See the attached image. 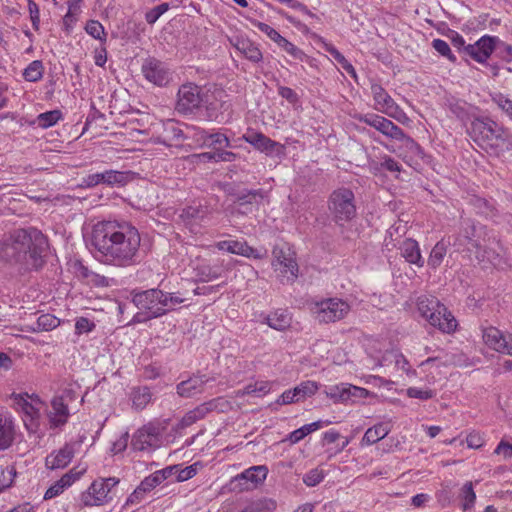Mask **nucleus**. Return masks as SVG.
Instances as JSON below:
<instances>
[{"mask_svg": "<svg viewBox=\"0 0 512 512\" xmlns=\"http://www.w3.org/2000/svg\"><path fill=\"white\" fill-rule=\"evenodd\" d=\"M91 244L102 264L129 268L141 263V236L129 222L102 221L93 226Z\"/></svg>", "mask_w": 512, "mask_h": 512, "instance_id": "obj_1", "label": "nucleus"}, {"mask_svg": "<svg viewBox=\"0 0 512 512\" xmlns=\"http://www.w3.org/2000/svg\"><path fill=\"white\" fill-rule=\"evenodd\" d=\"M48 248L46 236L36 228L16 230L9 238L0 241V260L19 265V270H38L44 265Z\"/></svg>", "mask_w": 512, "mask_h": 512, "instance_id": "obj_2", "label": "nucleus"}, {"mask_svg": "<svg viewBox=\"0 0 512 512\" xmlns=\"http://www.w3.org/2000/svg\"><path fill=\"white\" fill-rule=\"evenodd\" d=\"M471 139L484 149H497L507 140L505 129L489 117H476L468 128Z\"/></svg>", "mask_w": 512, "mask_h": 512, "instance_id": "obj_3", "label": "nucleus"}, {"mask_svg": "<svg viewBox=\"0 0 512 512\" xmlns=\"http://www.w3.org/2000/svg\"><path fill=\"white\" fill-rule=\"evenodd\" d=\"M417 310L429 324L444 333H451L457 327V321L447 307L435 296L421 295L417 298Z\"/></svg>", "mask_w": 512, "mask_h": 512, "instance_id": "obj_4", "label": "nucleus"}, {"mask_svg": "<svg viewBox=\"0 0 512 512\" xmlns=\"http://www.w3.org/2000/svg\"><path fill=\"white\" fill-rule=\"evenodd\" d=\"M327 210L331 220L339 227H344L357 215L354 192L347 187L333 190L327 199Z\"/></svg>", "mask_w": 512, "mask_h": 512, "instance_id": "obj_5", "label": "nucleus"}, {"mask_svg": "<svg viewBox=\"0 0 512 512\" xmlns=\"http://www.w3.org/2000/svg\"><path fill=\"white\" fill-rule=\"evenodd\" d=\"M350 305L339 298H326L310 305V311L319 323L329 324L344 319L350 312Z\"/></svg>", "mask_w": 512, "mask_h": 512, "instance_id": "obj_6", "label": "nucleus"}, {"mask_svg": "<svg viewBox=\"0 0 512 512\" xmlns=\"http://www.w3.org/2000/svg\"><path fill=\"white\" fill-rule=\"evenodd\" d=\"M133 304L140 310L146 312V319H154L168 313L164 308V291L160 289L133 290L131 292Z\"/></svg>", "mask_w": 512, "mask_h": 512, "instance_id": "obj_7", "label": "nucleus"}, {"mask_svg": "<svg viewBox=\"0 0 512 512\" xmlns=\"http://www.w3.org/2000/svg\"><path fill=\"white\" fill-rule=\"evenodd\" d=\"M132 179V172L118 171L113 169L88 174L81 179L80 188L91 189L97 185L104 184L110 187L125 186Z\"/></svg>", "mask_w": 512, "mask_h": 512, "instance_id": "obj_8", "label": "nucleus"}, {"mask_svg": "<svg viewBox=\"0 0 512 512\" xmlns=\"http://www.w3.org/2000/svg\"><path fill=\"white\" fill-rule=\"evenodd\" d=\"M119 483L116 477L101 478L92 482L81 500L85 506H100L112 500V489Z\"/></svg>", "mask_w": 512, "mask_h": 512, "instance_id": "obj_9", "label": "nucleus"}, {"mask_svg": "<svg viewBox=\"0 0 512 512\" xmlns=\"http://www.w3.org/2000/svg\"><path fill=\"white\" fill-rule=\"evenodd\" d=\"M267 474V466H252L230 480L229 490L236 493L252 490L264 482Z\"/></svg>", "mask_w": 512, "mask_h": 512, "instance_id": "obj_10", "label": "nucleus"}, {"mask_svg": "<svg viewBox=\"0 0 512 512\" xmlns=\"http://www.w3.org/2000/svg\"><path fill=\"white\" fill-rule=\"evenodd\" d=\"M202 89L196 84L186 83L180 86L177 94L175 109L178 113L187 115L194 113L203 102Z\"/></svg>", "mask_w": 512, "mask_h": 512, "instance_id": "obj_11", "label": "nucleus"}, {"mask_svg": "<svg viewBox=\"0 0 512 512\" xmlns=\"http://www.w3.org/2000/svg\"><path fill=\"white\" fill-rule=\"evenodd\" d=\"M242 139L267 156L281 157L285 154L284 145L272 140L261 132L249 129L243 134Z\"/></svg>", "mask_w": 512, "mask_h": 512, "instance_id": "obj_12", "label": "nucleus"}, {"mask_svg": "<svg viewBox=\"0 0 512 512\" xmlns=\"http://www.w3.org/2000/svg\"><path fill=\"white\" fill-rule=\"evenodd\" d=\"M355 119L365 123L388 138L395 139L404 136V131L395 125L391 120L374 113L357 114Z\"/></svg>", "mask_w": 512, "mask_h": 512, "instance_id": "obj_13", "label": "nucleus"}, {"mask_svg": "<svg viewBox=\"0 0 512 512\" xmlns=\"http://www.w3.org/2000/svg\"><path fill=\"white\" fill-rule=\"evenodd\" d=\"M142 73L144 77L157 86H166L172 79V74L165 63L150 57L142 64Z\"/></svg>", "mask_w": 512, "mask_h": 512, "instance_id": "obj_14", "label": "nucleus"}, {"mask_svg": "<svg viewBox=\"0 0 512 512\" xmlns=\"http://www.w3.org/2000/svg\"><path fill=\"white\" fill-rule=\"evenodd\" d=\"M210 213V207L206 203L193 202L181 210L179 218L192 232H197L200 224Z\"/></svg>", "mask_w": 512, "mask_h": 512, "instance_id": "obj_15", "label": "nucleus"}, {"mask_svg": "<svg viewBox=\"0 0 512 512\" xmlns=\"http://www.w3.org/2000/svg\"><path fill=\"white\" fill-rule=\"evenodd\" d=\"M272 254L274 257L272 266L275 270H278V265L280 266V281L283 284L293 283L298 276L297 262L293 258L287 257L285 252L277 247H274Z\"/></svg>", "mask_w": 512, "mask_h": 512, "instance_id": "obj_16", "label": "nucleus"}, {"mask_svg": "<svg viewBox=\"0 0 512 512\" xmlns=\"http://www.w3.org/2000/svg\"><path fill=\"white\" fill-rule=\"evenodd\" d=\"M73 399L71 390L65 391L60 396H55L51 401L52 410L49 413L50 426L57 428L65 425L70 416L67 400Z\"/></svg>", "mask_w": 512, "mask_h": 512, "instance_id": "obj_17", "label": "nucleus"}, {"mask_svg": "<svg viewBox=\"0 0 512 512\" xmlns=\"http://www.w3.org/2000/svg\"><path fill=\"white\" fill-rule=\"evenodd\" d=\"M160 437L158 426L149 423L139 428L133 435L131 446L135 451H144L156 447Z\"/></svg>", "mask_w": 512, "mask_h": 512, "instance_id": "obj_18", "label": "nucleus"}, {"mask_svg": "<svg viewBox=\"0 0 512 512\" xmlns=\"http://www.w3.org/2000/svg\"><path fill=\"white\" fill-rule=\"evenodd\" d=\"M497 42H499L498 37L484 35L474 44L467 45L466 56L478 63H484L494 51Z\"/></svg>", "mask_w": 512, "mask_h": 512, "instance_id": "obj_19", "label": "nucleus"}, {"mask_svg": "<svg viewBox=\"0 0 512 512\" xmlns=\"http://www.w3.org/2000/svg\"><path fill=\"white\" fill-rule=\"evenodd\" d=\"M184 131L181 124L173 119L162 123V131L157 136V142L165 146H179L184 141Z\"/></svg>", "mask_w": 512, "mask_h": 512, "instance_id": "obj_20", "label": "nucleus"}, {"mask_svg": "<svg viewBox=\"0 0 512 512\" xmlns=\"http://www.w3.org/2000/svg\"><path fill=\"white\" fill-rule=\"evenodd\" d=\"M215 246L218 250L244 256L246 258L262 259L265 257V253L263 254L259 250L249 246L244 240H223L217 242Z\"/></svg>", "mask_w": 512, "mask_h": 512, "instance_id": "obj_21", "label": "nucleus"}, {"mask_svg": "<svg viewBox=\"0 0 512 512\" xmlns=\"http://www.w3.org/2000/svg\"><path fill=\"white\" fill-rule=\"evenodd\" d=\"M265 197V191L263 189H251L242 190L238 192L234 199V205L246 206V210L240 208H232L233 213L246 215L253 211V205L259 204V202Z\"/></svg>", "mask_w": 512, "mask_h": 512, "instance_id": "obj_22", "label": "nucleus"}, {"mask_svg": "<svg viewBox=\"0 0 512 512\" xmlns=\"http://www.w3.org/2000/svg\"><path fill=\"white\" fill-rule=\"evenodd\" d=\"M476 226L473 221L465 220L459 235L455 238L454 245L464 246L468 251L475 250L476 258H480V243L475 239Z\"/></svg>", "mask_w": 512, "mask_h": 512, "instance_id": "obj_23", "label": "nucleus"}, {"mask_svg": "<svg viewBox=\"0 0 512 512\" xmlns=\"http://www.w3.org/2000/svg\"><path fill=\"white\" fill-rule=\"evenodd\" d=\"M195 139L198 142H202V146L214 148V150L218 148L217 146L232 148L231 142L227 135L220 131H210L198 128L195 132Z\"/></svg>", "mask_w": 512, "mask_h": 512, "instance_id": "obj_24", "label": "nucleus"}, {"mask_svg": "<svg viewBox=\"0 0 512 512\" xmlns=\"http://www.w3.org/2000/svg\"><path fill=\"white\" fill-rule=\"evenodd\" d=\"M84 472L85 469H81L80 471H76V468L71 469L46 490L44 499L48 500L60 495L65 488L71 486L78 480Z\"/></svg>", "mask_w": 512, "mask_h": 512, "instance_id": "obj_25", "label": "nucleus"}, {"mask_svg": "<svg viewBox=\"0 0 512 512\" xmlns=\"http://www.w3.org/2000/svg\"><path fill=\"white\" fill-rule=\"evenodd\" d=\"M209 381L205 375H194L177 385V393L181 397H193L204 391L205 384Z\"/></svg>", "mask_w": 512, "mask_h": 512, "instance_id": "obj_26", "label": "nucleus"}, {"mask_svg": "<svg viewBox=\"0 0 512 512\" xmlns=\"http://www.w3.org/2000/svg\"><path fill=\"white\" fill-rule=\"evenodd\" d=\"M73 456V448L66 444L58 451L49 454L45 459V465L50 470L63 469L69 465Z\"/></svg>", "mask_w": 512, "mask_h": 512, "instance_id": "obj_27", "label": "nucleus"}, {"mask_svg": "<svg viewBox=\"0 0 512 512\" xmlns=\"http://www.w3.org/2000/svg\"><path fill=\"white\" fill-rule=\"evenodd\" d=\"M401 255L404 259L417 267L424 266V259L421 255L419 244L412 238L405 239L400 245Z\"/></svg>", "mask_w": 512, "mask_h": 512, "instance_id": "obj_28", "label": "nucleus"}, {"mask_svg": "<svg viewBox=\"0 0 512 512\" xmlns=\"http://www.w3.org/2000/svg\"><path fill=\"white\" fill-rule=\"evenodd\" d=\"M234 47L249 61L258 63L262 60L263 55L259 47L249 39H237Z\"/></svg>", "mask_w": 512, "mask_h": 512, "instance_id": "obj_29", "label": "nucleus"}, {"mask_svg": "<svg viewBox=\"0 0 512 512\" xmlns=\"http://www.w3.org/2000/svg\"><path fill=\"white\" fill-rule=\"evenodd\" d=\"M14 441V424L10 417L0 414V451L8 449Z\"/></svg>", "mask_w": 512, "mask_h": 512, "instance_id": "obj_30", "label": "nucleus"}, {"mask_svg": "<svg viewBox=\"0 0 512 512\" xmlns=\"http://www.w3.org/2000/svg\"><path fill=\"white\" fill-rule=\"evenodd\" d=\"M266 324L272 329L283 331L291 324V316L287 310L278 309L265 318Z\"/></svg>", "mask_w": 512, "mask_h": 512, "instance_id": "obj_31", "label": "nucleus"}, {"mask_svg": "<svg viewBox=\"0 0 512 512\" xmlns=\"http://www.w3.org/2000/svg\"><path fill=\"white\" fill-rule=\"evenodd\" d=\"M132 407L137 410H143L151 401L152 393L147 386L134 387L130 394Z\"/></svg>", "mask_w": 512, "mask_h": 512, "instance_id": "obj_32", "label": "nucleus"}, {"mask_svg": "<svg viewBox=\"0 0 512 512\" xmlns=\"http://www.w3.org/2000/svg\"><path fill=\"white\" fill-rule=\"evenodd\" d=\"M390 432L389 424L387 423H378L373 427H370L366 430L362 443L367 445H372L385 438Z\"/></svg>", "mask_w": 512, "mask_h": 512, "instance_id": "obj_33", "label": "nucleus"}, {"mask_svg": "<svg viewBox=\"0 0 512 512\" xmlns=\"http://www.w3.org/2000/svg\"><path fill=\"white\" fill-rule=\"evenodd\" d=\"M371 92L377 105L381 106L380 111L396 109V103L380 84H372Z\"/></svg>", "mask_w": 512, "mask_h": 512, "instance_id": "obj_34", "label": "nucleus"}, {"mask_svg": "<svg viewBox=\"0 0 512 512\" xmlns=\"http://www.w3.org/2000/svg\"><path fill=\"white\" fill-rule=\"evenodd\" d=\"M483 340L486 345L497 352L503 353L505 335L495 327H489L483 331Z\"/></svg>", "mask_w": 512, "mask_h": 512, "instance_id": "obj_35", "label": "nucleus"}, {"mask_svg": "<svg viewBox=\"0 0 512 512\" xmlns=\"http://www.w3.org/2000/svg\"><path fill=\"white\" fill-rule=\"evenodd\" d=\"M325 50L333 57L343 70H345L351 77L355 79L357 78L355 68L338 49H336L332 44H325Z\"/></svg>", "mask_w": 512, "mask_h": 512, "instance_id": "obj_36", "label": "nucleus"}, {"mask_svg": "<svg viewBox=\"0 0 512 512\" xmlns=\"http://www.w3.org/2000/svg\"><path fill=\"white\" fill-rule=\"evenodd\" d=\"M494 241H495V244H496L498 250L493 247L482 248V246L480 245V249H479L480 258H477L478 260H481V261L487 260L488 262H490L493 265H498L500 263L501 252H503V248L499 241H497L495 239H494Z\"/></svg>", "mask_w": 512, "mask_h": 512, "instance_id": "obj_37", "label": "nucleus"}, {"mask_svg": "<svg viewBox=\"0 0 512 512\" xmlns=\"http://www.w3.org/2000/svg\"><path fill=\"white\" fill-rule=\"evenodd\" d=\"M447 253V245L443 240L436 243V245L433 247V249L430 252L429 258H428V265L432 269L438 268L445 255Z\"/></svg>", "mask_w": 512, "mask_h": 512, "instance_id": "obj_38", "label": "nucleus"}, {"mask_svg": "<svg viewBox=\"0 0 512 512\" xmlns=\"http://www.w3.org/2000/svg\"><path fill=\"white\" fill-rule=\"evenodd\" d=\"M62 118V112L58 109L41 113L37 116L35 123L38 127L47 129L55 125Z\"/></svg>", "mask_w": 512, "mask_h": 512, "instance_id": "obj_39", "label": "nucleus"}, {"mask_svg": "<svg viewBox=\"0 0 512 512\" xmlns=\"http://www.w3.org/2000/svg\"><path fill=\"white\" fill-rule=\"evenodd\" d=\"M44 66L42 61H32L23 71V77L26 81L37 82L43 77Z\"/></svg>", "mask_w": 512, "mask_h": 512, "instance_id": "obj_40", "label": "nucleus"}, {"mask_svg": "<svg viewBox=\"0 0 512 512\" xmlns=\"http://www.w3.org/2000/svg\"><path fill=\"white\" fill-rule=\"evenodd\" d=\"M459 498L461 500V507L464 511L473 507L476 500V494L474 492L472 482H466L463 485Z\"/></svg>", "mask_w": 512, "mask_h": 512, "instance_id": "obj_41", "label": "nucleus"}, {"mask_svg": "<svg viewBox=\"0 0 512 512\" xmlns=\"http://www.w3.org/2000/svg\"><path fill=\"white\" fill-rule=\"evenodd\" d=\"M60 320L52 314H42L36 321L35 331H51L58 327Z\"/></svg>", "mask_w": 512, "mask_h": 512, "instance_id": "obj_42", "label": "nucleus"}, {"mask_svg": "<svg viewBox=\"0 0 512 512\" xmlns=\"http://www.w3.org/2000/svg\"><path fill=\"white\" fill-rule=\"evenodd\" d=\"M347 383H340L326 388L325 394L333 400L334 403H346Z\"/></svg>", "mask_w": 512, "mask_h": 512, "instance_id": "obj_43", "label": "nucleus"}, {"mask_svg": "<svg viewBox=\"0 0 512 512\" xmlns=\"http://www.w3.org/2000/svg\"><path fill=\"white\" fill-rule=\"evenodd\" d=\"M471 204L475 209V212L486 218L493 217L495 215L493 206L484 198L474 197L471 199Z\"/></svg>", "mask_w": 512, "mask_h": 512, "instance_id": "obj_44", "label": "nucleus"}, {"mask_svg": "<svg viewBox=\"0 0 512 512\" xmlns=\"http://www.w3.org/2000/svg\"><path fill=\"white\" fill-rule=\"evenodd\" d=\"M319 388V385L315 381H304L294 388L296 396L299 397V401L314 395Z\"/></svg>", "mask_w": 512, "mask_h": 512, "instance_id": "obj_45", "label": "nucleus"}, {"mask_svg": "<svg viewBox=\"0 0 512 512\" xmlns=\"http://www.w3.org/2000/svg\"><path fill=\"white\" fill-rule=\"evenodd\" d=\"M249 512H273L276 509V502L271 499H259L249 503L247 506Z\"/></svg>", "mask_w": 512, "mask_h": 512, "instance_id": "obj_46", "label": "nucleus"}, {"mask_svg": "<svg viewBox=\"0 0 512 512\" xmlns=\"http://www.w3.org/2000/svg\"><path fill=\"white\" fill-rule=\"evenodd\" d=\"M204 418L203 409H199L197 406L193 410L188 411L177 424V427L184 429L196 423L197 421Z\"/></svg>", "mask_w": 512, "mask_h": 512, "instance_id": "obj_47", "label": "nucleus"}, {"mask_svg": "<svg viewBox=\"0 0 512 512\" xmlns=\"http://www.w3.org/2000/svg\"><path fill=\"white\" fill-rule=\"evenodd\" d=\"M276 44L281 48L283 49L285 52H287L291 57H293L294 59H297V60H303L304 57L306 56L305 53L299 49L298 47H296L293 43H291L290 41H288L286 38H284L283 36H281L278 41L276 42Z\"/></svg>", "mask_w": 512, "mask_h": 512, "instance_id": "obj_48", "label": "nucleus"}, {"mask_svg": "<svg viewBox=\"0 0 512 512\" xmlns=\"http://www.w3.org/2000/svg\"><path fill=\"white\" fill-rule=\"evenodd\" d=\"M85 31L97 40L106 41V34L103 25L97 20H89L86 23Z\"/></svg>", "mask_w": 512, "mask_h": 512, "instance_id": "obj_49", "label": "nucleus"}, {"mask_svg": "<svg viewBox=\"0 0 512 512\" xmlns=\"http://www.w3.org/2000/svg\"><path fill=\"white\" fill-rule=\"evenodd\" d=\"M432 47L437 51L441 56L445 57L452 63H456L457 58L452 53L448 43L442 39H434L431 43Z\"/></svg>", "mask_w": 512, "mask_h": 512, "instance_id": "obj_50", "label": "nucleus"}, {"mask_svg": "<svg viewBox=\"0 0 512 512\" xmlns=\"http://www.w3.org/2000/svg\"><path fill=\"white\" fill-rule=\"evenodd\" d=\"M325 473L322 469L314 468L303 476V482L308 487H314L323 481Z\"/></svg>", "mask_w": 512, "mask_h": 512, "instance_id": "obj_51", "label": "nucleus"}, {"mask_svg": "<svg viewBox=\"0 0 512 512\" xmlns=\"http://www.w3.org/2000/svg\"><path fill=\"white\" fill-rule=\"evenodd\" d=\"M368 394H369V391L367 389L347 383L346 403H348V402L353 403L357 399L366 398L368 396Z\"/></svg>", "mask_w": 512, "mask_h": 512, "instance_id": "obj_52", "label": "nucleus"}, {"mask_svg": "<svg viewBox=\"0 0 512 512\" xmlns=\"http://www.w3.org/2000/svg\"><path fill=\"white\" fill-rule=\"evenodd\" d=\"M250 23L252 24L253 27L257 28L262 33L266 34L267 37L275 43L281 37V35L274 28H272L270 25L266 23L260 22L256 19H250Z\"/></svg>", "mask_w": 512, "mask_h": 512, "instance_id": "obj_53", "label": "nucleus"}, {"mask_svg": "<svg viewBox=\"0 0 512 512\" xmlns=\"http://www.w3.org/2000/svg\"><path fill=\"white\" fill-rule=\"evenodd\" d=\"M168 10L169 4L161 3L146 12L145 20L149 24H154Z\"/></svg>", "mask_w": 512, "mask_h": 512, "instance_id": "obj_54", "label": "nucleus"}, {"mask_svg": "<svg viewBox=\"0 0 512 512\" xmlns=\"http://www.w3.org/2000/svg\"><path fill=\"white\" fill-rule=\"evenodd\" d=\"M492 100L512 120V100L501 93L495 94Z\"/></svg>", "mask_w": 512, "mask_h": 512, "instance_id": "obj_55", "label": "nucleus"}, {"mask_svg": "<svg viewBox=\"0 0 512 512\" xmlns=\"http://www.w3.org/2000/svg\"><path fill=\"white\" fill-rule=\"evenodd\" d=\"M197 463H194L192 465H189L183 469L180 468V466L178 465V470L176 471V481L177 482H184V481H187L191 478H193L196 474H197V471H198V468H197Z\"/></svg>", "mask_w": 512, "mask_h": 512, "instance_id": "obj_56", "label": "nucleus"}, {"mask_svg": "<svg viewBox=\"0 0 512 512\" xmlns=\"http://www.w3.org/2000/svg\"><path fill=\"white\" fill-rule=\"evenodd\" d=\"M449 110L452 114H454L458 119L464 121L468 118V110L466 107V103L462 101H453L449 103Z\"/></svg>", "mask_w": 512, "mask_h": 512, "instance_id": "obj_57", "label": "nucleus"}, {"mask_svg": "<svg viewBox=\"0 0 512 512\" xmlns=\"http://www.w3.org/2000/svg\"><path fill=\"white\" fill-rule=\"evenodd\" d=\"M435 392L431 389H420L417 387H410L407 389V396L410 398H416L420 400H428L433 398Z\"/></svg>", "mask_w": 512, "mask_h": 512, "instance_id": "obj_58", "label": "nucleus"}, {"mask_svg": "<svg viewBox=\"0 0 512 512\" xmlns=\"http://www.w3.org/2000/svg\"><path fill=\"white\" fill-rule=\"evenodd\" d=\"M394 140L402 141L404 146L414 155L421 156L424 154L422 147L410 136L404 133L401 138H395Z\"/></svg>", "mask_w": 512, "mask_h": 512, "instance_id": "obj_59", "label": "nucleus"}, {"mask_svg": "<svg viewBox=\"0 0 512 512\" xmlns=\"http://www.w3.org/2000/svg\"><path fill=\"white\" fill-rule=\"evenodd\" d=\"M95 327V323L86 317H79L75 323V331L79 335L89 333L93 331Z\"/></svg>", "mask_w": 512, "mask_h": 512, "instance_id": "obj_60", "label": "nucleus"}, {"mask_svg": "<svg viewBox=\"0 0 512 512\" xmlns=\"http://www.w3.org/2000/svg\"><path fill=\"white\" fill-rule=\"evenodd\" d=\"M448 37L450 38L453 47H455L460 53L466 55L467 45L465 44L463 36L460 35L458 32L449 29Z\"/></svg>", "mask_w": 512, "mask_h": 512, "instance_id": "obj_61", "label": "nucleus"}, {"mask_svg": "<svg viewBox=\"0 0 512 512\" xmlns=\"http://www.w3.org/2000/svg\"><path fill=\"white\" fill-rule=\"evenodd\" d=\"M28 10L30 14V19L32 22V27L34 30H39L40 25V10L38 5L33 0H28Z\"/></svg>", "mask_w": 512, "mask_h": 512, "instance_id": "obj_62", "label": "nucleus"}, {"mask_svg": "<svg viewBox=\"0 0 512 512\" xmlns=\"http://www.w3.org/2000/svg\"><path fill=\"white\" fill-rule=\"evenodd\" d=\"M159 475H160L159 473L154 472L151 475L145 477L140 483L142 485V488L145 489L147 492H149L153 488H155L156 486L161 484L163 482V480L161 479V477Z\"/></svg>", "mask_w": 512, "mask_h": 512, "instance_id": "obj_63", "label": "nucleus"}, {"mask_svg": "<svg viewBox=\"0 0 512 512\" xmlns=\"http://www.w3.org/2000/svg\"><path fill=\"white\" fill-rule=\"evenodd\" d=\"M129 441V433L124 432L113 444L111 447L112 454L116 455L120 452H123L128 445Z\"/></svg>", "mask_w": 512, "mask_h": 512, "instance_id": "obj_64", "label": "nucleus"}]
</instances>
